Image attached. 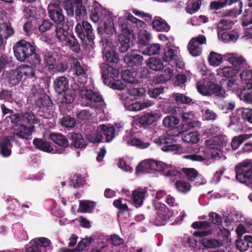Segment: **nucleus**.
<instances>
[{"mask_svg":"<svg viewBox=\"0 0 252 252\" xmlns=\"http://www.w3.org/2000/svg\"><path fill=\"white\" fill-rule=\"evenodd\" d=\"M183 170L188 179L190 181H193L198 176L197 171L194 168H183Z\"/></svg>","mask_w":252,"mask_h":252,"instance_id":"obj_63","label":"nucleus"},{"mask_svg":"<svg viewBox=\"0 0 252 252\" xmlns=\"http://www.w3.org/2000/svg\"><path fill=\"white\" fill-rule=\"evenodd\" d=\"M72 144L76 148H83L86 147L84 140L80 134L74 133L72 136Z\"/></svg>","mask_w":252,"mask_h":252,"instance_id":"obj_47","label":"nucleus"},{"mask_svg":"<svg viewBox=\"0 0 252 252\" xmlns=\"http://www.w3.org/2000/svg\"><path fill=\"white\" fill-rule=\"evenodd\" d=\"M14 33V31L11 25L7 23L0 24V35L4 38H8Z\"/></svg>","mask_w":252,"mask_h":252,"instance_id":"obj_37","label":"nucleus"},{"mask_svg":"<svg viewBox=\"0 0 252 252\" xmlns=\"http://www.w3.org/2000/svg\"><path fill=\"white\" fill-rule=\"evenodd\" d=\"M151 33L146 30H140L138 34V43L142 45L148 44L151 39Z\"/></svg>","mask_w":252,"mask_h":252,"instance_id":"obj_45","label":"nucleus"},{"mask_svg":"<svg viewBox=\"0 0 252 252\" xmlns=\"http://www.w3.org/2000/svg\"><path fill=\"white\" fill-rule=\"evenodd\" d=\"M65 41L66 43L64 44H62V46L68 47L75 52H78L80 50V45L74 35H69L65 40Z\"/></svg>","mask_w":252,"mask_h":252,"instance_id":"obj_31","label":"nucleus"},{"mask_svg":"<svg viewBox=\"0 0 252 252\" xmlns=\"http://www.w3.org/2000/svg\"><path fill=\"white\" fill-rule=\"evenodd\" d=\"M162 57L163 61L167 63L171 66H176L182 68L184 66V63L180 60L179 49L177 47L166 44Z\"/></svg>","mask_w":252,"mask_h":252,"instance_id":"obj_5","label":"nucleus"},{"mask_svg":"<svg viewBox=\"0 0 252 252\" xmlns=\"http://www.w3.org/2000/svg\"><path fill=\"white\" fill-rule=\"evenodd\" d=\"M68 30L69 27L67 24L65 23H58L53 33L55 42L61 45L65 44V40L69 36Z\"/></svg>","mask_w":252,"mask_h":252,"instance_id":"obj_10","label":"nucleus"},{"mask_svg":"<svg viewBox=\"0 0 252 252\" xmlns=\"http://www.w3.org/2000/svg\"><path fill=\"white\" fill-rule=\"evenodd\" d=\"M249 242L244 238V240H237L236 241V247L241 252L248 251L250 246L249 245Z\"/></svg>","mask_w":252,"mask_h":252,"instance_id":"obj_58","label":"nucleus"},{"mask_svg":"<svg viewBox=\"0 0 252 252\" xmlns=\"http://www.w3.org/2000/svg\"><path fill=\"white\" fill-rule=\"evenodd\" d=\"M61 124L65 127L71 128L74 126L75 122L73 118L69 116H66L62 119Z\"/></svg>","mask_w":252,"mask_h":252,"instance_id":"obj_60","label":"nucleus"},{"mask_svg":"<svg viewBox=\"0 0 252 252\" xmlns=\"http://www.w3.org/2000/svg\"><path fill=\"white\" fill-rule=\"evenodd\" d=\"M33 144L36 148L44 152L50 153L53 151V147L48 142L43 141L41 139H34L33 141Z\"/></svg>","mask_w":252,"mask_h":252,"instance_id":"obj_33","label":"nucleus"},{"mask_svg":"<svg viewBox=\"0 0 252 252\" xmlns=\"http://www.w3.org/2000/svg\"><path fill=\"white\" fill-rule=\"evenodd\" d=\"M224 57L234 66L235 69H238V71L241 68L247 67L246 61L242 56L235 53H227L224 55Z\"/></svg>","mask_w":252,"mask_h":252,"instance_id":"obj_13","label":"nucleus"},{"mask_svg":"<svg viewBox=\"0 0 252 252\" xmlns=\"http://www.w3.org/2000/svg\"><path fill=\"white\" fill-rule=\"evenodd\" d=\"M201 3L200 0H189L186 8L187 12L191 14L196 12L200 8Z\"/></svg>","mask_w":252,"mask_h":252,"instance_id":"obj_44","label":"nucleus"},{"mask_svg":"<svg viewBox=\"0 0 252 252\" xmlns=\"http://www.w3.org/2000/svg\"><path fill=\"white\" fill-rule=\"evenodd\" d=\"M206 43V38L204 35L192 37L189 41L187 48L190 54L193 57H197L202 53L201 45Z\"/></svg>","mask_w":252,"mask_h":252,"instance_id":"obj_9","label":"nucleus"},{"mask_svg":"<svg viewBox=\"0 0 252 252\" xmlns=\"http://www.w3.org/2000/svg\"><path fill=\"white\" fill-rule=\"evenodd\" d=\"M31 244H34L38 247H49L51 242L50 240L45 237H40L33 239L31 241Z\"/></svg>","mask_w":252,"mask_h":252,"instance_id":"obj_46","label":"nucleus"},{"mask_svg":"<svg viewBox=\"0 0 252 252\" xmlns=\"http://www.w3.org/2000/svg\"><path fill=\"white\" fill-rule=\"evenodd\" d=\"M182 140L187 143H196L199 140V134L196 132L182 134Z\"/></svg>","mask_w":252,"mask_h":252,"instance_id":"obj_40","label":"nucleus"},{"mask_svg":"<svg viewBox=\"0 0 252 252\" xmlns=\"http://www.w3.org/2000/svg\"><path fill=\"white\" fill-rule=\"evenodd\" d=\"M23 115V123L26 122L30 124H36L38 123V120L32 112L25 113Z\"/></svg>","mask_w":252,"mask_h":252,"instance_id":"obj_54","label":"nucleus"},{"mask_svg":"<svg viewBox=\"0 0 252 252\" xmlns=\"http://www.w3.org/2000/svg\"><path fill=\"white\" fill-rule=\"evenodd\" d=\"M83 30L85 31L86 37L89 40L92 41L94 38V35L93 32L92 26L88 22L83 21L82 25L78 23L75 28V32L81 40H85L86 38Z\"/></svg>","mask_w":252,"mask_h":252,"instance_id":"obj_11","label":"nucleus"},{"mask_svg":"<svg viewBox=\"0 0 252 252\" xmlns=\"http://www.w3.org/2000/svg\"><path fill=\"white\" fill-rule=\"evenodd\" d=\"M79 86V85L75 83L74 85V90H67L63 96L62 101L66 103H71L73 102L75 95V91H78L80 94V92L78 90Z\"/></svg>","mask_w":252,"mask_h":252,"instance_id":"obj_36","label":"nucleus"},{"mask_svg":"<svg viewBox=\"0 0 252 252\" xmlns=\"http://www.w3.org/2000/svg\"><path fill=\"white\" fill-rule=\"evenodd\" d=\"M44 63L45 67L51 72H63L67 68V65L63 63H59L55 56L50 53H47L44 56Z\"/></svg>","mask_w":252,"mask_h":252,"instance_id":"obj_8","label":"nucleus"},{"mask_svg":"<svg viewBox=\"0 0 252 252\" xmlns=\"http://www.w3.org/2000/svg\"><path fill=\"white\" fill-rule=\"evenodd\" d=\"M73 6L65 8L68 16H72L75 8V15L79 18L86 15L87 9L91 12L90 17L95 23L99 20L103 21L104 30L107 34H112L115 32L113 17L114 15L111 11L101 7L96 1L90 2L88 0H74Z\"/></svg>","mask_w":252,"mask_h":252,"instance_id":"obj_1","label":"nucleus"},{"mask_svg":"<svg viewBox=\"0 0 252 252\" xmlns=\"http://www.w3.org/2000/svg\"><path fill=\"white\" fill-rule=\"evenodd\" d=\"M182 117L186 122L181 128L182 132L188 129L200 126V123L198 121H195V116L192 112H184L182 114Z\"/></svg>","mask_w":252,"mask_h":252,"instance_id":"obj_14","label":"nucleus"},{"mask_svg":"<svg viewBox=\"0 0 252 252\" xmlns=\"http://www.w3.org/2000/svg\"><path fill=\"white\" fill-rule=\"evenodd\" d=\"M147 64L150 69L155 71H159L163 68V65L161 61L156 58H150Z\"/></svg>","mask_w":252,"mask_h":252,"instance_id":"obj_39","label":"nucleus"},{"mask_svg":"<svg viewBox=\"0 0 252 252\" xmlns=\"http://www.w3.org/2000/svg\"><path fill=\"white\" fill-rule=\"evenodd\" d=\"M127 14H131L129 12L124 11V15L119 18L117 25L120 28L123 34H129L130 31L128 28V19H127Z\"/></svg>","mask_w":252,"mask_h":252,"instance_id":"obj_26","label":"nucleus"},{"mask_svg":"<svg viewBox=\"0 0 252 252\" xmlns=\"http://www.w3.org/2000/svg\"><path fill=\"white\" fill-rule=\"evenodd\" d=\"M238 72V69L230 66L220 67L217 70L218 75L227 78L234 77Z\"/></svg>","mask_w":252,"mask_h":252,"instance_id":"obj_28","label":"nucleus"},{"mask_svg":"<svg viewBox=\"0 0 252 252\" xmlns=\"http://www.w3.org/2000/svg\"><path fill=\"white\" fill-rule=\"evenodd\" d=\"M196 88L200 94L204 95H209L208 82L206 84L204 81L198 82L196 83Z\"/></svg>","mask_w":252,"mask_h":252,"instance_id":"obj_56","label":"nucleus"},{"mask_svg":"<svg viewBox=\"0 0 252 252\" xmlns=\"http://www.w3.org/2000/svg\"><path fill=\"white\" fill-rule=\"evenodd\" d=\"M163 174L164 176L170 177H180L181 176V172L180 171L175 167L167 164L166 165L165 167H164V170Z\"/></svg>","mask_w":252,"mask_h":252,"instance_id":"obj_48","label":"nucleus"},{"mask_svg":"<svg viewBox=\"0 0 252 252\" xmlns=\"http://www.w3.org/2000/svg\"><path fill=\"white\" fill-rule=\"evenodd\" d=\"M242 79L246 81L247 87L248 89L252 88V71L248 70L242 72L240 74Z\"/></svg>","mask_w":252,"mask_h":252,"instance_id":"obj_53","label":"nucleus"},{"mask_svg":"<svg viewBox=\"0 0 252 252\" xmlns=\"http://www.w3.org/2000/svg\"><path fill=\"white\" fill-rule=\"evenodd\" d=\"M13 136H9L0 140V148L1 155L5 157H9L11 153V144L10 140H13Z\"/></svg>","mask_w":252,"mask_h":252,"instance_id":"obj_22","label":"nucleus"},{"mask_svg":"<svg viewBox=\"0 0 252 252\" xmlns=\"http://www.w3.org/2000/svg\"><path fill=\"white\" fill-rule=\"evenodd\" d=\"M153 27L157 31L168 32L170 26L163 19L158 17L154 19L152 23Z\"/></svg>","mask_w":252,"mask_h":252,"instance_id":"obj_30","label":"nucleus"},{"mask_svg":"<svg viewBox=\"0 0 252 252\" xmlns=\"http://www.w3.org/2000/svg\"><path fill=\"white\" fill-rule=\"evenodd\" d=\"M51 139L54 142L60 146L64 148L68 146V142L65 137L62 134L57 133H51L50 135Z\"/></svg>","mask_w":252,"mask_h":252,"instance_id":"obj_35","label":"nucleus"},{"mask_svg":"<svg viewBox=\"0 0 252 252\" xmlns=\"http://www.w3.org/2000/svg\"><path fill=\"white\" fill-rule=\"evenodd\" d=\"M146 193V189H137L132 191V199L136 207H139L143 204Z\"/></svg>","mask_w":252,"mask_h":252,"instance_id":"obj_19","label":"nucleus"},{"mask_svg":"<svg viewBox=\"0 0 252 252\" xmlns=\"http://www.w3.org/2000/svg\"><path fill=\"white\" fill-rule=\"evenodd\" d=\"M236 178L241 183H245L252 177V161L245 160L235 168Z\"/></svg>","mask_w":252,"mask_h":252,"instance_id":"obj_7","label":"nucleus"},{"mask_svg":"<svg viewBox=\"0 0 252 252\" xmlns=\"http://www.w3.org/2000/svg\"><path fill=\"white\" fill-rule=\"evenodd\" d=\"M111 42H107L103 52L106 60L110 63H117L119 61L117 54L114 51L113 48L109 49L111 47Z\"/></svg>","mask_w":252,"mask_h":252,"instance_id":"obj_24","label":"nucleus"},{"mask_svg":"<svg viewBox=\"0 0 252 252\" xmlns=\"http://www.w3.org/2000/svg\"><path fill=\"white\" fill-rule=\"evenodd\" d=\"M123 60L127 66H132L140 64L143 61V57L140 55L127 53L124 57Z\"/></svg>","mask_w":252,"mask_h":252,"instance_id":"obj_21","label":"nucleus"},{"mask_svg":"<svg viewBox=\"0 0 252 252\" xmlns=\"http://www.w3.org/2000/svg\"><path fill=\"white\" fill-rule=\"evenodd\" d=\"M102 136L99 132H98L97 129L95 133H93L87 135V138L90 142L95 143H99L101 141Z\"/></svg>","mask_w":252,"mask_h":252,"instance_id":"obj_61","label":"nucleus"},{"mask_svg":"<svg viewBox=\"0 0 252 252\" xmlns=\"http://www.w3.org/2000/svg\"><path fill=\"white\" fill-rule=\"evenodd\" d=\"M124 140L128 145L135 146L140 149L147 148L150 145V142H144L140 139L132 137H126L124 138Z\"/></svg>","mask_w":252,"mask_h":252,"instance_id":"obj_23","label":"nucleus"},{"mask_svg":"<svg viewBox=\"0 0 252 252\" xmlns=\"http://www.w3.org/2000/svg\"><path fill=\"white\" fill-rule=\"evenodd\" d=\"M183 158L192 161H202L205 159L209 158V157L205 153H204L203 155H201V151H200L199 153L195 152L194 153L183 156Z\"/></svg>","mask_w":252,"mask_h":252,"instance_id":"obj_43","label":"nucleus"},{"mask_svg":"<svg viewBox=\"0 0 252 252\" xmlns=\"http://www.w3.org/2000/svg\"><path fill=\"white\" fill-rule=\"evenodd\" d=\"M73 69L75 75L78 77L80 83L78 91L80 92L82 104L86 106H90L97 109H103L105 103L101 96L97 93L92 90H86L84 83L86 82V67L81 64L77 59L73 60Z\"/></svg>","mask_w":252,"mask_h":252,"instance_id":"obj_2","label":"nucleus"},{"mask_svg":"<svg viewBox=\"0 0 252 252\" xmlns=\"http://www.w3.org/2000/svg\"><path fill=\"white\" fill-rule=\"evenodd\" d=\"M127 34H120L118 36L117 47L118 50L121 53L126 52L130 47V40Z\"/></svg>","mask_w":252,"mask_h":252,"instance_id":"obj_25","label":"nucleus"},{"mask_svg":"<svg viewBox=\"0 0 252 252\" xmlns=\"http://www.w3.org/2000/svg\"><path fill=\"white\" fill-rule=\"evenodd\" d=\"M161 114L158 110L144 114L140 118V122L143 125H150L160 119Z\"/></svg>","mask_w":252,"mask_h":252,"instance_id":"obj_16","label":"nucleus"},{"mask_svg":"<svg viewBox=\"0 0 252 252\" xmlns=\"http://www.w3.org/2000/svg\"><path fill=\"white\" fill-rule=\"evenodd\" d=\"M201 243L207 248H216L222 246V243L215 239L203 238L201 240Z\"/></svg>","mask_w":252,"mask_h":252,"instance_id":"obj_41","label":"nucleus"},{"mask_svg":"<svg viewBox=\"0 0 252 252\" xmlns=\"http://www.w3.org/2000/svg\"><path fill=\"white\" fill-rule=\"evenodd\" d=\"M33 129V126L27 127L24 125H20L14 129V134L20 138L29 139L32 138Z\"/></svg>","mask_w":252,"mask_h":252,"instance_id":"obj_17","label":"nucleus"},{"mask_svg":"<svg viewBox=\"0 0 252 252\" xmlns=\"http://www.w3.org/2000/svg\"><path fill=\"white\" fill-rule=\"evenodd\" d=\"M151 162L152 164L151 166H152L153 173H155L156 171L164 172V167H165L166 165V164L152 159H151Z\"/></svg>","mask_w":252,"mask_h":252,"instance_id":"obj_59","label":"nucleus"},{"mask_svg":"<svg viewBox=\"0 0 252 252\" xmlns=\"http://www.w3.org/2000/svg\"><path fill=\"white\" fill-rule=\"evenodd\" d=\"M68 81L67 79L63 76L57 78L54 82V88L55 91L58 94L65 92L68 88Z\"/></svg>","mask_w":252,"mask_h":252,"instance_id":"obj_18","label":"nucleus"},{"mask_svg":"<svg viewBox=\"0 0 252 252\" xmlns=\"http://www.w3.org/2000/svg\"><path fill=\"white\" fill-rule=\"evenodd\" d=\"M176 187L177 190L182 193H186L189 191L191 186L189 183L184 181H178L176 182Z\"/></svg>","mask_w":252,"mask_h":252,"instance_id":"obj_57","label":"nucleus"},{"mask_svg":"<svg viewBox=\"0 0 252 252\" xmlns=\"http://www.w3.org/2000/svg\"><path fill=\"white\" fill-rule=\"evenodd\" d=\"M252 137V134L251 133L241 134L234 137L231 143L232 148L234 150L237 149L244 141L251 138Z\"/></svg>","mask_w":252,"mask_h":252,"instance_id":"obj_32","label":"nucleus"},{"mask_svg":"<svg viewBox=\"0 0 252 252\" xmlns=\"http://www.w3.org/2000/svg\"><path fill=\"white\" fill-rule=\"evenodd\" d=\"M174 142L173 137L166 136H162L155 140L156 143L165 152H173L180 148L179 145L174 144Z\"/></svg>","mask_w":252,"mask_h":252,"instance_id":"obj_12","label":"nucleus"},{"mask_svg":"<svg viewBox=\"0 0 252 252\" xmlns=\"http://www.w3.org/2000/svg\"><path fill=\"white\" fill-rule=\"evenodd\" d=\"M178 119L173 116H167L163 120L164 126L167 127H173L179 124Z\"/></svg>","mask_w":252,"mask_h":252,"instance_id":"obj_55","label":"nucleus"},{"mask_svg":"<svg viewBox=\"0 0 252 252\" xmlns=\"http://www.w3.org/2000/svg\"><path fill=\"white\" fill-rule=\"evenodd\" d=\"M123 81L130 84H137L138 80L132 74L129 70H124L122 74Z\"/></svg>","mask_w":252,"mask_h":252,"instance_id":"obj_49","label":"nucleus"},{"mask_svg":"<svg viewBox=\"0 0 252 252\" xmlns=\"http://www.w3.org/2000/svg\"><path fill=\"white\" fill-rule=\"evenodd\" d=\"M102 76L104 81L112 78L115 80L119 75L118 69L110 66L106 63H103L100 66Z\"/></svg>","mask_w":252,"mask_h":252,"instance_id":"obj_15","label":"nucleus"},{"mask_svg":"<svg viewBox=\"0 0 252 252\" xmlns=\"http://www.w3.org/2000/svg\"><path fill=\"white\" fill-rule=\"evenodd\" d=\"M95 203L94 202L89 201H82L80 203L79 210L81 212H91L94 209Z\"/></svg>","mask_w":252,"mask_h":252,"instance_id":"obj_51","label":"nucleus"},{"mask_svg":"<svg viewBox=\"0 0 252 252\" xmlns=\"http://www.w3.org/2000/svg\"><path fill=\"white\" fill-rule=\"evenodd\" d=\"M97 131L105 137V142H109L114 137V129L113 127L101 125L97 127Z\"/></svg>","mask_w":252,"mask_h":252,"instance_id":"obj_27","label":"nucleus"},{"mask_svg":"<svg viewBox=\"0 0 252 252\" xmlns=\"http://www.w3.org/2000/svg\"><path fill=\"white\" fill-rule=\"evenodd\" d=\"M92 240L91 238L84 239L78 243V246L75 249L70 250L67 249H63V252H75L76 251H82L86 247L90 245L92 243Z\"/></svg>","mask_w":252,"mask_h":252,"instance_id":"obj_42","label":"nucleus"},{"mask_svg":"<svg viewBox=\"0 0 252 252\" xmlns=\"http://www.w3.org/2000/svg\"><path fill=\"white\" fill-rule=\"evenodd\" d=\"M154 205L157 211V216L154 220L155 225H164L167 220L175 217V213L170 211L165 204L155 200Z\"/></svg>","mask_w":252,"mask_h":252,"instance_id":"obj_6","label":"nucleus"},{"mask_svg":"<svg viewBox=\"0 0 252 252\" xmlns=\"http://www.w3.org/2000/svg\"><path fill=\"white\" fill-rule=\"evenodd\" d=\"M127 16L129 21L132 24L133 27L136 28L139 32L146 27V24L143 21L135 18L131 14H127Z\"/></svg>","mask_w":252,"mask_h":252,"instance_id":"obj_38","label":"nucleus"},{"mask_svg":"<svg viewBox=\"0 0 252 252\" xmlns=\"http://www.w3.org/2000/svg\"><path fill=\"white\" fill-rule=\"evenodd\" d=\"M8 78L9 83L12 86L18 84L21 80L16 70L11 71Z\"/></svg>","mask_w":252,"mask_h":252,"instance_id":"obj_62","label":"nucleus"},{"mask_svg":"<svg viewBox=\"0 0 252 252\" xmlns=\"http://www.w3.org/2000/svg\"><path fill=\"white\" fill-rule=\"evenodd\" d=\"M160 46L159 44H153L147 47L142 53L145 55L152 56L159 53Z\"/></svg>","mask_w":252,"mask_h":252,"instance_id":"obj_50","label":"nucleus"},{"mask_svg":"<svg viewBox=\"0 0 252 252\" xmlns=\"http://www.w3.org/2000/svg\"><path fill=\"white\" fill-rule=\"evenodd\" d=\"M205 145L209 150L211 158L219 159L222 157L221 148L227 143L225 136H219L211 138L205 141Z\"/></svg>","mask_w":252,"mask_h":252,"instance_id":"obj_3","label":"nucleus"},{"mask_svg":"<svg viewBox=\"0 0 252 252\" xmlns=\"http://www.w3.org/2000/svg\"><path fill=\"white\" fill-rule=\"evenodd\" d=\"M173 98L178 102L184 104H189L192 102V99L183 94L176 93L172 94Z\"/></svg>","mask_w":252,"mask_h":252,"instance_id":"obj_52","label":"nucleus"},{"mask_svg":"<svg viewBox=\"0 0 252 252\" xmlns=\"http://www.w3.org/2000/svg\"><path fill=\"white\" fill-rule=\"evenodd\" d=\"M13 49L15 58L20 62H24L32 57L35 50L32 43L24 40L17 42Z\"/></svg>","mask_w":252,"mask_h":252,"instance_id":"obj_4","label":"nucleus"},{"mask_svg":"<svg viewBox=\"0 0 252 252\" xmlns=\"http://www.w3.org/2000/svg\"><path fill=\"white\" fill-rule=\"evenodd\" d=\"M242 118L252 124V109L245 108L242 113Z\"/></svg>","mask_w":252,"mask_h":252,"instance_id":"obj_64","label":"nucleus"},{"mask_svg":"<svg viewBox=\"0 0 252 252\" xmlns=\"http://www.w3.org/2000/svg\"><path fill=\"white\" fill-rule=\"evenodd\" d=\"M49 15L51 19L55 22L63 23L64 16L62 13V11L59 8L55 7L53 5H50L48 6Z\"/></svg>","mask_w":252,"mask_h":252,"instance_id":"obj_20","label":"nucleus"},{"mask_svg":"<svg viewBox=\"0 0 252 252\" xmlns=\"http://www.w3.org/2000/svg\"><path fill=\"white\" fill-rule=\"evenodd\" d=\"M151 164V159L141 162L136 167V174L138 176L143 173H153Z\"/></svg>","mask_w":252,"mask_h":252,"instance_id":"obj_29","label":"nucleus"},{"mask_svg":"<svg viewBox=\"0 0 252 252\" xmlns=\"http://www.w3.org/2000/svg\"><path fill=\"white\" fill-rule=\"evenodd\" d=\"M223 58L225 59L224 55H222L212 51L210 53L208 60L211 65L217 66L221 63Z\"/></svg>","mask_w":252,"mask_h":252,"instance_id":"obj_34","label":"nucleus"}]
</instances>
